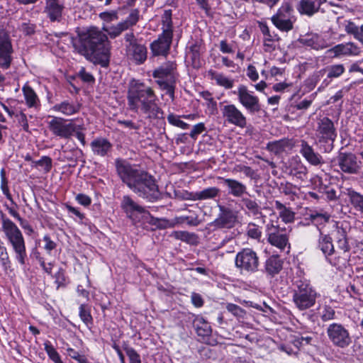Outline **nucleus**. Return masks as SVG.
I'll list each match as a JSON object with an SVG mask.
<instances>
[{
  "label": "nucleus",
  "instance_id": "1",
  "mask_svg": "<svg viewBox=\"0 0 363 363\" xmlns=\"http://www.w3.org/2000/svg\"><path fill=\"white\" fill-rule=\"evenodd\" d=\"M118 176L140 197L154 202L160 197V192L152 176L145 171L134 169L121 159L116 160Z\"/></svg>",
  "mask_w": 363,
  "mask_h": 363
},
{
  "label": "nucleus",
  "instance_id": "2",
  "mask_svg": "<svg viewBox=\"0 0 363 363\" xmlns=\"http://www.w3.org/2000/svg\"><path fill=\"white\" fill-rule=\"evenodd\" d=\"M127 100L130 110L141 111L150 118H157L161 112L153 89L139 80L132 79L129 82Z\"/></svg>",
  "mask_w": 363,
  "mask_h": 363
},
{
  "label": "nucleus",
  "instance_id": "3",
  "mask_svg": "<svg viewBox=\"0 0 363 363\" xmlns=\"http://www.w3.org/2000/svg\"><path fill=\"white\" fill-rule=\"evenodd\" d=\"M82 48L79 52L94 64L106 67L109 62L108 38L106 34L92 27L80 37Z\"/></svg>",
  "mask_w": 363,
  "mask_h": 363
},
{
  "label": "nucleus",
  "instance_id": "4",
  "mask_svg": "<svg viewBox=\"0 0 363 363\" xmlns=\"http://www.w3.org/2000/svg\"><path fill=\"white\" fill-rule=\"evenodd\" d=\"M2 230L9 243L15 253V258L21 266L26 264L27 252L26 242L22 232L18 226L9 218L2 216Z\"/></svg>",
  "mask_w": 363,
  "mask_h": 363
},
{
  "label": "nucleus",
  "instance_id": "5",
  "mask_svg": "<svg viewBox=\"0 0 363 363\" xmlns=\"http://www.w3.org/2000/svg\"><path fill=\"white\" fill-rule=\"evenodd\" d=\"M153 77L160 89L165 91L172 100L174 99L177 72L175 62L168 61L153 71Z\"/></svg>",
  "mask_w": 363,
  "mask_h": 363
},
{
  "label": "nucleus",
  "instance_id": "6",
  "mask_svg": "<svg viewBox=\"0 0 363 363\" xmlns=\"http://www.w3.org/2000/svg\"><path fill=\"white\" fill-rule=\"evenodd\" d=\"M293 301L300 311L306 310L315 303L318 294L307 279H298L294 283Z\"/></svg>",
  "mask_w": 363,
  "mask_h": 363
},
{
  "label": "nucleus",
  "instance_id": "7",
  "mask_svg": "<svg viewBox=\"0 0 363 363\" xmlns=\"http://www.w3.org/2000/svg\"><path fill=\"white\" fill-rule=\"evenodd\" d=\"M235 266L241 274H254L259 270V257L252 248H243L235 257Z\"/></svg>",
  "mask_w": 363,
  "mask_h": 363
},
{
  "label": "nucleus",
  "instance_id": "8",
  "mask_svg": "<svg viewBox=\"0 0 363 363\" xmlns=\"http://www.w3.org/2000/svg\"><path fill=\"white\" fill-rule=\"evenodd\" d=\"M121 206L128 217L133 220H143L152 225H160L161 220L152 217L144 207L134 201L129 196L123 197Z\"/></svg>",
  "mask_w": 363,
  "mask_h": 363
},
{
  "label": "nucleus",
  "instance_id": "9",
  "mask_svg": "<svg viewBox=\"0 0 363 363\" xmlns=\"http://www.w3.org/2000/svg\"><path fill=\"white\" fill-rule=\"evenodd\" d=\"M83 124H76L74 120L67 121L61 117L52 116L48 123L50 132L60 138H69L77 129H83Z\"/></svg>",
  "mask_w": 363,
  "mask_h": 363
},
{
  "label": "nucleus",
  "instance_id": "10",
  "mask_svg": "<svg viewBox=\"0 0 363 363\" xmlns=\"http://www.w3.org/2000/svg\"><path fill=\"white\" fill-rule=\"evenodd\" d=\"M293 7L288 3L284 2L277 13L271 18L274 26L281 31L289 32L294 28L296 17Z\"/></svg>",
  "mask_w": 363,
  "mask_h": 363
},
{
  "label": "nucleus",
  "instance_id": "11",
  "mask_svg": "<svg viewBox=\"0 0 363 363\" xmlns=\"http://www.w3.org/2000/svg\"><path fill=\"white\" fill-rule=\"evenodd\" d=\"M319 237L318 240V248L325 255L326 260L332 265L336 267L345 266L348 260V256L346 257H331L335 252V248L332 238L330 235L324 233L320 228H318Z\"/></svg>",
  "mask_w": 363,
  "mask_h": 363
},
{
  "label": "nucleus",
  "instance_id": "12",
  "mask_svg": "<svg viewBox=\"0 0 363 363\" xmlns=\"http://www.w3.org/2000/svg\"><path fill=\"white\" fill-rule=\"evenodd\" d=\"M326 333L329 340L335 347L345 348L352 343L349 330L340 323L330 324L326 328Z\"/></svg>",
  "mask_w": 363,
  "mask_h": 363
},
{
  "label": "nucleus",
  "instance_id": "13",
  "mask_svg": "<svg viewBox=\"0 0 363 363\" xmlns=\"http://www.w3.org/2000/svg\"><path fill=\"white\" fill-rule=\"evenodd\" d=\"M315 135L320 143L328 144L331 149L333 143L337 138V131L333 121L328 117L318 118Z\"/></svg>",
  "mask_w": 363,
  "mask_h": 363
},
{
  "label": "nucleus",
  "instance_id": "14",
  "mask_svg": "<svg viewBox=\"0 0 363 363\" xmlns=\"http://www.w3.org/2000/svg\"><path fill=\"white\" fill-rule=\"evenodd\" d=\"M238 97L239 103L250 113H255L260 110L258 96L244 84H240L237 90L233 91Z\"/></svg>",
  "mask_w": 363,
  "mask_h": 363
},
{
  "label": "nucleus",
  "instance_id": "15",
  "mask_svg": "<svg viewBox=\"0 0 363 363\" xmlns=\"http://www.w3.org/2000/svg\"><path fill=\"white\" fill-rule=\"evenodd\" d=\"M220 112L225 123L240 128L247 126L246 116L235 104L221 105Z\"/></svg>",
  "mask_w": 363,
  "mask_h": 363
},
{
  "label": "nucleus",
  "instance_id": "16",
  "mask_svg": "<svg viewBox=\"0 0 363 363\" xmlns=\"http://www.w3.org/2000/svg\"><path fill=\"white\" fill-rule=\"evenodd\" d=\"M266 231L267 241L270 245L281 251H284L286 247L290 248L289 235L285 230L279 229L278 226L272 223L267 225Z\"/></svg>",
  "mask_w": 363,
  "mask_h": 363
},
{
  "label": "nucleus",
  "instance_id": "17",
  "mask_svg": "<svg viewBox=\"0 0 363 363\" xmlns=\"http://www.w3.org/2000/svg\"><path fill=\"white\" fill-rule=\"evenodd\" d=\"M13 49L11 38L4 30H0V68L7 69L10 67Z\"/></svg>",
  "mask_w": 363,
  "mask_h": 363
},
{
  "label": "nucleus",
  "instance_id": "18",
  "mask_svg": "<svg viewBox=\"0 0 363 363\" xmlns=\"http://www.w3.org/2000/svg\"><path fill=\"white\" fill-rule=\"evenodd\" d=\"M258 28L262 34L263 49L264 52H272L279 48L281 38L272 31L267 24L263 21L258 22Z\"/></svg>",
  "mask_w": 363,
  "mask_h": 363
},
{
  "label": "nucleus",
  "instance_id": "19",
  "mask_svg": "<svg viewBox=\"0 0 363 363\" xmlns=\"http://www.w3.org/2000/svg\"><path fill=\"white\" fill-rule=\"evenodd\" d=\"M219 214L213 221L214 226L219 228H230L235 225L237 220V213L228 207L218 205Z\"/></svg>",
  "mask_w": 363,
  "mask_h": 363
},
{
  "label": "nucleus",
  "instance_id": "20",
  "mask_svg": "<svg viewBox=\"0 0 363 363\" xmlns=\"http://www.w3.org/2000/svg\"><path fill=\"white\" fill-rule=\"evenodd\" d=\"M326 53L332 57L340 58L345 56H357L360 53V48L354 43L338 44L327 50Z\"/></svg>",
  "mask_w": 363,
  "mask_h": 363
},
{
  "label": "nucleus",
  "instance_id": "21",
  "mask_svg": "<svg viewBox=\"0 0 363 363\" xmlns=\"http://www.w3.org/2000/svg\"><path fill=\"white\" fill-rule=\"evenodd\" d=\"M172 36L168 34H160L158 38L150 44L152 55L155 56H166L170 48Z\"/></svg>",
  "mask_w": 363,
  "mask_h": 363
},
{
  "label": "nucleus",
  "instance_id": "22",
  "mask_svg": "<svg viewBox=\"0 0 363 363\" xmlns=\"http://www.w3.org/2000/svg\"><path fill=\"white\" fill-rule=\"evenodd\" d=\"M327 0H301L297 10L301 15L312 16L319 11L324 12L322 6L326 3Z\"/></svg>",
  "mask_w": 363,
  "mask_h": 363
},
{
  "label": "nucleus",
  "instance_id": "23",
  "mask_svg": "<svg viewBox=\"0 0 363 363\" xmlns=\"http://www.w3.org/2000/svg\"><path fill=\"white\" fill-rule=\"evenodd\" d=\"M299 152L311 165L320 166L325 163L323 157L318 152H315L313 147L305 140L301 141Z\"/></svg>",
  "mask_w": 363,
  "mask_h": 363
},
{
  "label": "nucleus",
  "instance_id": "24",
  "mask_svg": "<svg viewBox=\"0 0 363 363\" xmlns=\"http://www.w3.org/2000/svg\"><path fill=\"white\" fill-rule=\"evenodd\" d=\"M340 169L347 174H355L358 171L357 157L352 153L341 152L337 158Z\"/></svg>",
  "mask_w": 363,
  "mask_h": 363
},
{
  "label": "nucleus",
  "instance_id": "25",
  "mask_svg": "<svg viewBox=\"0 0 363 363\" xmlns=\"http://www.w3.org/2000/svg\"><path fill=\"white\" fill-rule=\"evenodd\" d=\"M64 4L59 0H45V13L50 21H60Z\"/></svg>",
  "mask_w": 363,
  "mask_h": 363
},
{
  "label": "nucleus",
  "instance_id": "26",
  "mask_svg": "<svg viewBox=\"0 0 363 363\" xmlns=\"http://www.w3.org/2000/svg\"><path fill=\"white\" fill-rule=\"evenodd\" d=\"M127 55L133 59L136 64H142L147 59V48L145 45L131 43L126 46Z\"/></svg>",
  "mask_w": 363,
  "mask_h": 363
},
{
  "label": "nucleus",
  "instance_id": "27",
  "mask_svg": "<svg viewBox=\"0 0 363 363\" xmlns=\"http://www.w3.org/2000/svg\"><path fill=\"white\" fill-rule=\"evenodd\" d=\"M288 169L291 176L301 181H305L307 179L308 169L298 157L291 160Z\"/></svg>",
  "mask_w": 363,
  "mask_h": 363
},
{
  "label": "nucleus",
  "instance_id": "28",
  "mask_svg": "<svg viewBox=\"0 0 363 363\" xmlns=\"http://www.w3.org/2000/svg\"><path fill=\"white\" fill-rule=\"evenodd\" d=\"M80 104L77 102L70 100H65L55 104L52 110L64 116H70L77 113L80 110Z\"/></svg>",
  "mask_w": 363,
  "mask_h": 363
},
{
  "label": "nucleus",
  "instance_id": "29",
  "mask_svg": "<svg viewBox=\"0 0 363 363\" xmlns=\"http://www.w3.org/2000/svg\"><path fill=\"white\" fill-rule=\"evenodd\" d=\"M301 43L314 50H318L328 47L327 41L320 35L316 33H309L301 38Z\"/></svg>",
  "mask_w": 363,
  "mask_h": 363
},
{
  "label": "nucleus",
  "instance_id": "30",
  "mask_svg": "<svg viewBox=\"0 0 363 363\" xmlns=\"http://www.w3.org/2000/svg\"><path fill=\"white\" fill-rule=\"evenodd\" d=\"M323 69L327 77L322 82L318 88V91L328 86L330 84L333 78H337L345 72V67L342 64L330 65L323 68Z\"/></svg>",
  "mask_w": 363,
  "mask_h": 363
},
{
  "label": "nucleus",
  "instance_id": "31",
  "mask_svg": "<svg viewBox=\"0 0 363 363\" xmlns=\"http://www.w3.org/2000/svg\"><path fill=\"white\" fill-rule=\"evenodd\" d=\"M223 181L224 185L228 189V194L235 197H241L247 193V186L242 182L228 178L219 177Z\"/></svg>",
  "mask_w": 363,
  "mask_h": 363
},
{
  "label": "nucleus",
  "instance_id": "32",
  "mask_svg": "<svg viewBox=\"0 0 363 363\" xmlns=\"http://www.w3.org/2000/svg\"><path fill=\"white\" fill-rule=\"evenodd\" d=\"M219 193L220 189L218 188L215 186L208 187L195 193L186 192V194L187 196H186L184 199L193 201L213 199L217 197Z\"/></svg>",
  "mask_w": 363,
  "mask_h": 363
},
{
  "label": "nucleus",
  "instance_id": "33",
  "mask_svg": "<svg viewBox=\"0 0 363 363\" xmlns=\"http://www.w3.org/2000/svg\"><path fill=\"white\" fill-rule=\"evenodd\" d=\"M91 150L94 155L105 157L111 151L112 145L105 138H96L91 143Z\"/></svg>",
  "mask_w": 363,
  "mask_h": 363
},
{
  "label": "nucleus",
  "instance_id": "34",
  "mask_svg": "<svg viewBox=\"0 0 363 363\" xmlns=\"http://www.w3.org/2000/svg\"><path fill=\"white\" fill-rule=\"evenodd\" d=\"M208 76L211 79L214 80L218 86H222L225 89H231L234 86V79L226 77L223 73L210 69L208 71Z\"/></svg>",
  "mask_w": 363,
  "mask_h": 363
},
{
  "label": "nucleus",
  "instance_id": "35",
  "mask_svg": "<svg viewBox=\"0 0 363 363\" xmlns=\"http://www.w3.org/2000/svg\"><path fill=\"white\" fill-rule=\"evenodd\" d=\"M194 325L198 335L208 337L211 335V327L203 317L201 315L196 316L194 320Z\"/></svg>",
  "mask_w": 363,
  "mask_h": 363
},
{
  "label": "nucleus",
  "instance_id": "36",
  "mask_svg": "<svg viewBox=\"0 0 363 363\" xmlns=\"http://www.w3.org/2000/svg\"><path fill=\"white\" fill-rule=\"evenodd\" d=\"M22 91L28 107L37 108L40 106V100L30 86L25 85L23 86Z\"/></svg>",
  "mask_w": 363,
  "mask_h": 363
},
{
  "label": "nucleus",
  "instance_id": "37",
  "mask_svg": "<svg viewBox=\"0 0 363 363\" xmlns=\"http://www.w3.org/2000/svg\"><path fill=\"white\" fill-rule=\"evenodd\" d=\"M308 216L311 223L317 227L318 230L320 228V225L327 223L330 218V215L323 210L313 211Z\"/></svg>",
  "mask_w": 363,
  "mask_h": 363
},
{
  "label": "nucleus",
  "instance_id": "38",
  "mask_svg": "<svg viewBox=\"0 0 363 363\" xmlns=\"http://www.w3.org/2000/svg\"><path fill=\"white\" fill-rule=\"evenodd\" d=\"M346 194L353 208L363 213V195L352 189H347Z\"/></svg>",
  "mask_w": 363,
  "mask_h": 363
},
{
  "label": "nucleus",
  "instance_id": "39",
  "mask_svg": "<svg viewBox=\"0 0 363 363\" xmlns=\"http://www.w3.org/2000/svg\"><path fill=\"white\" fill-rule=\"evenodd\" d=\"M345 30L363 45V25L358 26L354 22L348 21H346Z\"/></svg>",
  "mask_w": 363,
  "mask_h": 363
},
{
  "label": "nucleus",
  "instance_id": "40",
  "mask_svg": "<svg viewBox=\"0 0 363 363\" xmlns=\"http://www.w3.org/2000/svg\"><path fill=\"white\" fill-rule=\"evenodd\" d=\"M275 208L279 211V217L285 223H292L294 220L295 214L289 208H286L280 201H276Z\"/></svg>",
  "mask_w": 363,
  "mask_h": 363
},
{
  "label": "nucleus",
  "instance_id": "41",
  "mask_svg": "<svg viewBox=\"0 0 363 363\" xmlns=\"http://www.w3.org/2000/svg\"><path fill=\"white\" fill-rule=\"evenodd\" d=\"M269 147L272 151H274L276 153H281L282 152L291 150L294 147V144L291 140L282 139L272 143Z\"/></svg>",
  "mask_w": 363,
  "mask_h": 363
},
{
  "label": "nucleus",
  "instance_id": "42",
  "mask_svg": "<svg viewBox=\"0 0 363 363\" xmlns=\"http://www.w3.org/2000/svg\"><path fill=\"white\" fill-rule=\"evenodd\" d=\"M282 269L281 260L276 257H272L266 261V272L271 276L277 274Z\"/></svg>",
  "mask_w": 363,
  "mask_h": 363
},
{
  "label": "nucleus",
  "instance_id": "43",
  "mask_svg": "<svg viewBox=\"0 0 363 363\" xmlns=\"http://www.w3.org/2000/svg\"><path fill=\"white\" fill-rule=\"evenodd\" d=\"M127 29V26L123 23V21L114 26H103V30L111 38H116Z\"/></svg>",
  "mask_w": 363,
  "mask_h": 363
},
{
  "label": "nucleus",
  "instance_id": "44",
  "mask_svg": "<svg viewBox=\"0 0 363 363\" xmlns=\"http://www.w3.org/2000/svg\"><path fill=\"white\" fill-rule=\"evenodd\" d=\"M172 15L171 10L164 11L162 16V33L173 35Z\"/></svg>",
  "mask_w": 363,
  "mask_h": 363
},
{
  "label": "nucleus",
  "instance_id": "45",
  "mask_svg": "<svg viewBox=\"0 0 363 363\" xmlns=\"http://www.w3.org/2000/svg\"><path fill=\"white\" fill-rule=\"evenodd\" d=\"M243 206L247 210L248 213L252 216H257L261 213L260 207L255 200L249 198H242L241 200Z\"/></svg>",
  "mask_w": 363,
  "mask_h": 363
},
{
  "label": "nucleus",
  "instance_id": "46",
  "mask_svg": "<svg viewBox=\"0 0 363 363\" xmlns=\"http://www.w3.org/2000/svg\"><path fill=\"white\" fill-rule=\"evenodd\" d=\"M246 234L248 238L259 241L262 238V228L254 223H250L246 228Z\"/></svg>",
  "mask_w": 363,
  "mask_h": 363
},
{
  "label": "nucleus",
  "instance_id": "47",
  "mask_svg": "<svg viewBox=\"0 0 363 363\" xmlns=\"http://www.w3.org/2000/svg\"><path fill=\"white\" fill-rule=\"evenodd\" d=\"M182 117V116L171 113L167 116V119L170 125L180 128L182 130H186L189 128V125L181 120Z\"/></svg>",
  "mask_w": 363,
  "mask_h": 363
},
{
  "label": "nucleus",
  "instance_id": "48",
  "mask_svg": "<svg viewBox=\"0 0 363 363\" xmlns=\"http://www.w3.org/2000/svg\"><path fill=\"white\" fill-rule=\"evenodd\" d=\"M44 349L49 358L55 363H63L59 353L49 341L44 343Z\"/></svg>",
  "mask_w": 363,
  "mask_h": 363
},
{
  "label": "nucleus",
  "instance_id": "49",
  "mask_svg": "<svg viewBox=\"0 0 363 363\" xmlns=\"http://www.w3.org/2000/svg\"><path fill=\"white\" fill-rule=\"evenodd\" d=\"M280 189L283 194L291 199H294L299 191V188L290 182L281 183Z\"/></svg>",
  "mask_w": 363,
  "mask_h": 363
},
{
  "label": "nucleus",
  "instance_id": "50",
  "mask_svg": "<svg viewBox=\"0 0 363 363\" xmlns=\"http://www.w3.org/2000/svg\"><path fill=\"white\" fill-rule=\"evenodd\" d=\"M320 316L323 321H329L335 319V311L333 307L325 305L320 311Z\"/></svg>",
  "mask_w": 363,
  "mask_h": 363
},
{
  "label": "nucleus",
  "instance_id": "51",
  "mask_svg": "<svg viewBox=\"0 0 363 363\" xmlns=\"http://www.w3.org/2000/svg\"><path fill=\"white\" fill-rule=\"evenodd\" d=\"M0 262L4 271L10 269L11 263L7 249L4 245L0 246Z\"/></svg>",
  "mask_w": 363,
  "mask_h": 363
},
{
  "label": "nucleus",
  "instance_id": "52",
  "mask_svg": "<svg viewBox=\"0 0 363 363\" xmlns=\"http://www.w3.org/2000/svg\"><path fill=\"white\" fill-rule=\"evenodd\" d=\"M79 317L81 320L89 326V324L92 323V317L90 313V311L88 308L87 306L85 304H82L79 306Z\"/></svg>",
  "mask_w": 363,
  "mask_h": 363
},
{
  "label": "nucleus",
  "instance_id": "53",
  "mask_svg": "<svg viewBox=\"0 0 363 363\" xmlns=\"http://www.w3.org/2000/svg\"><path fill=\"white\" fill-rule=\"evenodd\" d=\"M301 344V342H300V340H296L294 342V346L296 347V350H294L291 345H286V344H281L278 346V349L281 351V352H284L285 353H286L288 355L291 356V355H295L297 354L298 352V347H299V345Z\"/></svg>",
  "mask_w": 363,
  "mask_h": 363
},
{
  "label": "nucleus",
  "instance_id": "54",
  "mask_svg": "<svg viewBox=\"0 0 363 363\" xmlns=\"http://www.w3.org/2000/svg\"><path fill=\"white\" fill-rule=\"evenodd\" d=\"M34 166H40L45 172H49L52 168V159L48 156H43L39 160L33 162Z\"/></svg>",
  "mask_w": 363,
  "mask_h": 363
},
{
  "label": "nucleus",
  "instance_id": "55",
  "mask_svg": "<svg viewBox=\"0 0 363 363\" xmlns=\"http://www.w3.org/2000/svg\"><path fill=\"white\" fill-rule=\"evenodd\" d=\"M139 20V11L138 9H133L130 11L127 18L123 23L128 29L130 27L135 25Z\"/></svg>",
  "mask_w": 363,
  "mask_h": 363
},
{
  "label": "nucleus",
  "instance_id": "56",
  "mask_svg": "<svg viewBox=\"0 0 363 363\" xmlns=\"http://www.w3.org/2000/svg\"><path fill=\"white\" fill-rule=\"evenodd\" d=\"M220 51L223 54H231L235 50L234 42L228 43L226 40H222L219 45Z\"/></svg>",
  "mask_w": 363,
  "mask_h": 363
},
{
  "label": "nucleus",
  "instance_id": "57",
  "mask_svg": "<svg viewBox=\"0 0 363 363\" xmlns=\"http://www.w3.org/2000/svg\"><path fill=\"white\" fill-rule=\"evenodd\" d=\"M226 309L228 312L238 318H243L245 315V311L239 306L234 303H228Z\"/></svg>",
  "mask_w": 363,
  "mask_h": 363
},
{
  "label": "nucleus",
  "instance_id": "58",
  "mask_svg": "<svg viewBox=\"0 0 363 363\" xmlns=\"http://www.w3.org/2000/svg\"><path fill=\"white\" fill-rule=\"evenodd\" d=\"M179 222L186 223L190 226H197L200 224V220L197 216H182L178 218Z\"/></svg>",
  "mask_w": 363,
  "mask_h": 363
},
{
  "label": "nucleus",
  "instance_id": "59",
  "mask_svg": "<svg viewBox=\"0 0 363 363\" xmlns=\"http://www.w3.org/2000/svg\"><path fill=\"white\" fill-rule=\"evenodd\" d=\"M99 18L105 22L110 23L118 20V13L116 11H104L99 13Z\"/></svg>",
  "mask_w": 363,
  "mask_h": 363
},
{
  "label": "nucleus",
  "instance_id": "60",
  "mask_svg": "<svg viewBox=\"0 0 363 363\" xmlns=\"http://www.w3.org/2000/svg\"><path fill=\"white\" fill-rule=\"evenodd\" d=\"M206 130L205 124L203 123H199L194 125L189 133V136L196 140L198 135Z\"/></svg>",
  "mask_w": 363,
  "mask_h": 363
},
{
  "label": "nucleus",
  "instance_id": "61",
  "mask_svg": "<svg viewBox=\"0 0 363 363\" xmlns=\"http://www.w3.org/2000/svg\"><path fill=\"white\" fill-rule=\"evenodd\" d=\"M334 231L333 233V236L336 239V242L347 238V231L342 227L339 226L337 223L334 225Z\"/></svg>",
  "mask_w": 363,
  "mask_h": 363
},
{
  "label": "nucleus",
  "instance_id": "62",
  "mask_svg": "<svg viewBox=\"0 0 363 363\" xmlns=\"http://www.w3.org/2000/svg\"><path fill=\"white\" fill-rule=\"evenodd\" d=\"M325 75V70L323 69L315 72L308 80L309 84L313 87L315 86L318 82H319Z\"/></svg>",
  "mask_w": 363,
  "mask_h": 363
},
{
  "label": "nucleus",
  "instance_id": "63",
  "mask_svg": "<svg viewBox=\"0 0 363 363\" xmlns=\"http://www.w3.org/2000/svg\"><path fill=\"white\" fill-rule=\"evenodd\" d=\"M190 53L191 54V59L193 61L199 60L201 53V44L196 42L191 44L189 47Z\"/></svg>",
  "mask_w": 363,
  "mask_h": 363
},
{
  "label": "nucleus",
  "instance_id": "64",
  "mask_svg": "<svg viewBox=\"0 0 363 363\" xmlns=\"http://www.w3.org/2000/svg\"><path fill=\"white\" fill-rule=\"evenodd\" d=\"M126 354L129 358L130 363H141L140 355L132 347L126 349Z\"/></svg>",
  "mask_w": 363,
  "mask_h": 363
}]
</instances>
